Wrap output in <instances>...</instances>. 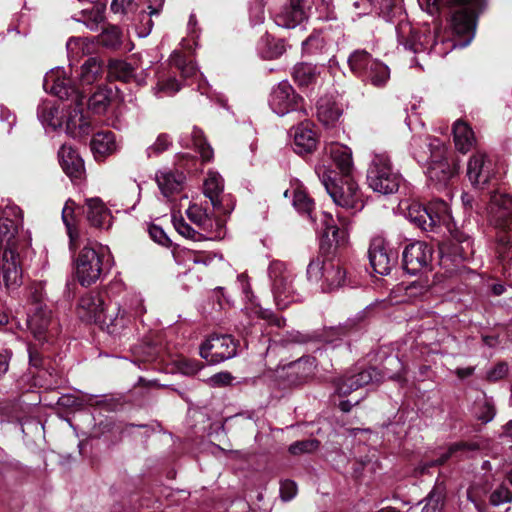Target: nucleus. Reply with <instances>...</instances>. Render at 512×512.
Instances as JSON below:
<instances>
[{"label":"nucleus","mask_w":512,"mask_h":512,"mask_svg":"<svg viewBox=\"0 0 512 512\" xmlns=\"http://www.w3.org/2000/svg\"><path fill=\"white\" fill-rule=\"evenodd\" d=\"M325 153L330 160L339 169L345 178L337 179V173L330 169L325 163L316 167V173L325 187L327 193L332 198L336 206L343 209V212H337V220L340 227L336 225V220L328 212L321 213L320 231L321 248L340 247L346 243V226L349 218L364 208L362 193L357 183L348 175L353 168L352 152L349 147L331 143L325 148Z\"/></svg>","instance_id":"1"},{"label":"nucleus","mask_w":512,"mask_h":512,"mask_svg":"<svg viewBox=\"0 0 512 512\" xmlns=\"http://www.w3.org/2000/svg\"><path fill=\"white\" fill-rule=\"evenodd\" d=\"M448 3L457 7L451 16V28L456 35L464 38L463 41H445L441 38L439 43L438 35H420L409 23H400L396 28L399 44L414 53L429 51L439 56L446 55L454 48L468 46L474 38L475 18L485 8L486 0H448Z\"/></svg>","instance_id":"2"},{"label":"nucleus","mask_w":512,"mask_h":512,"mask_svg":"<svg viewBox=\"0 0 512 512\" xmlns=\"http://www.w3.org/2000/svg\"><path fill=\"white\" fill-rule=\"evenodd\" d=\"M412 153L420 164L426 165V176L436 189H443L458 174L459 163L447 145L438 138L417 137L412 141Z\"/></svg>","instance_id":"3"},{"label":"nucleus","mask_w":512,"mask_h":512,"mask_svg":"<svg viewBox=\"0 0 512 512\" xmlns=\"http://www.w3.org/2000/svg\"><path fill=\"white\" fill-rule=\"evenodd\" d=\"M21 222V211L17 207H6L0 211V276L3 284L9 289L17 287L22 281V268L19 255L14 249V238L18 230V220L10 219L17 216ZM6 321V316L0 313V324Z\"/></svg>","instance_id":"4"},{"label":"nucleus","mask_w":512,"mask_h":512,"mask_svg":"<svg viewBox=\"0 0 512 512\" xmlns=\"http://www.w3.org/2000/svg\"><path fill=\"white\" fill-rule=\"evenodd\" d=\"M111 267V255L107 248L87 243L75 259V273L82 286H90L107 273Z\"/></svg>","instance_id":"5"},{"label":"nucleus","mask_w":512,"mask_h":512,"mask_svg":"<svg viewBox=\"0 0 512 512\" xmlns=\"http://www.w3.org/2000/svg\"><path fill=\"white\" fill-rule=\"evenodd\" d=\"M307 280L319 286L322 292H332L345 285L346 271L339 260L317 256L309 262Z\"/></svg>","instance_id":"6"},{"label":"nucleus","mask_w":512,"mask_h":512,"mask_svg":"<svg viewBox=\"0 0 512 512\" xmlns=\"http://www.w3.org/2000/svg\"><path fill=\"white\" fill-rule=\"evenodd\" d=\"M400 174L391 165L386 153H373L367 169V182L378 193L392 194L399 188Z\"/></svg>","instance_id":"7"},{"label":"nucleus","mask_w":512,"mask_h":512,"mask_svg":"<svg viewBox=\"0 0 512 512\" xmlns=\"http://www.w3.org/2000/svg\"><path fill=\"white\" fill-rule=\"evenodd\" d=\"M269 277L274 301L279 309H285L290 303L301 299V295L294 287L295 275L285 263L272 262L269 266Z\"/></svg>","instance_id":"8"},{"label":"nucleus","mask_w":512,"mask_h":512,"mask_svg":"<svg viewBox=\"0 0 512 512\" xmlns=\"http://www.w3.org/2000/svg\"><path fill=\"white\" fill-rule=\"evenodd\" d=\"M143 299L139 294H132L123 299L122 303L114 304L107 313L108 333L117 335L127 328L132 321L145 313Z\"/></svg>","instance_id":"9"},{"label":"nucleus","mask_w":512,"mask_h":512,"mask_svg":"<svg viewBox=\"0 0 512 512\" xmlns=\"http://www.w3.org/2000/svg\"><path fill=\"white\" fill-rule=\"evenodd\" d=\"M474 254L473 241L471 237L462 231L451 232V238L440 245V264L449 269L448 262L458 265L468 260Z\"/></svg>","instance_id":"10"},{"label":"nucleus","mask_w":512,"mask_h":512,"mask_svg":"<svg viewBox=\"0 0 512 512\" xmlns=\"http://www.w3.org/2000/svg\"><path fill=\"white\" fill-rule=\"evenodd\" d=\"M27 327L40 343L48 342L58 333V323L51 310L39 302L34 304L33 310L28 314Z\"/></svg>","instance_id":"11"},{"label":"nucleus","mask_w":512,"mask_h":512,"mask_svg":"<svg viewBox=\"0 0 512 512\" xmlns=\"http://www.w3.org/2000/svg\"><path fill=\"white\" fill-rule=\"evenodd\" d=\"M302 101V98L295 92L288 81H281L271 90L269 106L279 116L292 112L305 115V111L302 109Z\"/></svg>","instance_id":"12"},{"label":"nucleus","mask_w":512,"mask_h":512,"mask_svg":"<svg viewBox=\"0 0 512 512\" xmlns=\"http://www.w3.org/2000/svg\"><path fill=\"white\" fill-rule=\"evenodd\" d=\"M496 174V163L489 155L476 152L469 158L467 176L473 186L484 189L496 179Z\"/></svg>","instance_id":"13"},{"label":"nucleus","mask_w":512,"mask_h":512,"mask_svg":"<svg viewBox=\"0 0 512 512\" xmlns=\"http://www.w3.org/2000/svg\"><path fill=\"white\" fill-rule=\"evenodd\" d=\"M84 94L71 100L69 105L62 106V113L65 111L66 132L73 138L87 135L92 130V123L84 114Z\"/></svg>","instance_id":"14"},{"label":"nucleus","mask_w":512,"mask_h":512,"mask_svg":"<svg viewBox=\"0 0 512 512\" xmlns=\"http://www.w3.org/2000/svg\"><path fill=\"white\" fill-rule=\"evenodd\" d=\"M487 214L490 223L502 231L510 230L512 227V195L500 190L490 194Z\"/></svg>","instance_id":"15"},{"label":"nucleus","mask_w":512,"mask_h":512,"mask_svg":"<svg viewBox=\"0 0 512 512\" xmlns=\"http://www.w3.org/2000/svg\"><path fill=\"white\" fill-rule=\"evenodd\" d=\"M43 88L46 92L57 96L61 100H73L83 94L62 67L53 68L45 74Z\"/></svg>","instance_id":"16"},{"label":"nucleus","mask_w":512,"mask_h":512,"mask_svg":"<svg viewBox=\"0 0 512 512\" xmlns=\"http://www.w3.org/2000/svg\"><path fill=\"white\" fill-rule=\"evenodd\" d=\"M236 350V344L230 335H215L201 345L200 356L214 365L234 357Z\"/></svg>","instance_id":"17"},{"label":"nucleus","mask_w":512,"mask_h":512,"mask_svg":"<svg viewBox=\"0 0 512 512\" xmlns=\"http://www.w3.org/2000/svg\"><path fill=\"white\" fill-rule=\"evenodd\" d=\"M432 255V248L427 243L422 241L410 243L402 253L403 267L409 274H416L429 268Z\"/></svg>","instance_id":"18"},{"label":"nucleus","mask_w":512,"mask_h":512,"mask_svg":"<svg viewBox=\"0 0 512 512\" xmlns=\"http://www.w3.org/2000/svg\"><path fill=\"white\" fill-rule=\"evenodd\" d=\"M368 257L373 271L380 275H388L397 260V254L380 237L371 241Z\"/></svg>","instance_id":"19"},{"label":"nucleus","mask_w":512,"mask_h":512,"mask_svg":"<svg viewBox=\"0 0 512 512\" xmlns=\"http://www.w3.org/2000/svg\"><path fill=\"white\" fill-rule=\"evenodd\" d=\"M273 19L277 26L293 29L307 19L303 6V0H286V2L273 13Z\"/></svg>","instance_id":"20"},{"label":"nucleus","mask_w":512,"mask_h":512,"mask_svg":"<svg viewBox=\"0 0 512 512\" xmlns=\"http://www.w3.org/2000/svg\"><path fill=\"white\" fill-rule=\"evenodd\" d=\"M104 299L100 294L89 293L82 296L79 300L77 313L78 316L86 322L109 323L107 315L104 316Z\"/></svg>","instance_id":"21"},{"label":"nucleus","mask_w":512,"mask_h":512,"mask_svg":"<svg viewBox=\"0 0 512 512\" xmlns=\"http://www.w3.org/2000/svg\"><path fill=\"white\" fill-rule=\"evenodd\" d=\"M59 163L71 179H80L84 173V162L70 145L63 144L58 152Z\"/></svg>","instance_id":"22"},{"label":"nucleus","mask_w":512,"mask_h":512,"mask_svg":"<svg viewBox=\"0 0 512 512\" xmlns=\"http://www.w3.org/2000/svg\"><path fill=\"white\" fill-rule=\"evenodd\" d=\"M294 150L298 154L309 153L317 145V137L309 122H302L293 129Z\"/></svg>","instance_id":"23"},{"label":"nucleus","mask_w":512,"mask_h":512,"mask_svg":"<svg viewBox=\"0 0 512 512\" xmlns=\"http://www.w3.org/2000/svg\"><path fill=\"white\" fill-rule=\"evenodd\" d=\"M285 197H292V204L294 208L301 214H306L311 220H313L312 212L314 209V201L307 194L304 186L299 181L291 183L289 189L284 192Z\"/></svg>","instance_id":"24"},{"label":"nucleus","mask_w":512,"mask_h":512,"mask_svg":"<svg viewBox=\"0 0 512 512\" xmlns=\"http://www.w3.org/2000/svg\"><path fill=\"white\" fill-rule=\"evenodd\" d=\"M186 215L199 230L206 233H211L214 228L221 226L220 222L213 218V213L202 205H190L186 210Z\"/></svg>","instance_id":"25"},{"label":"nucleus","mask_w":512,"mask_h":512,"mask_svg":"<svg viewBox=\"0 0 512 512\" xmlns=\"http://www.w3.org/2000/svg\"><path fill=\"white\" fill-rule=\"evenodd\" d=\"M179 143L183 147L195 148L204 161H210L213 157L212 148L207 144L202 130L197 127H193L191 131L182 133L179 138Z\"/></svg>","instance_id":"26"},{"label":"nucleus","mask_w":512,"mask_h":512,"mask_svg":"<svg viewBox=\"0 0 512 512\" xmlns=\"http://www.w3.org/2000/svg\"><path fill=\"white\" fill-rule=\"evenodd\" d=\"M90 148L96 159L113 154L118 149L116 136L112 131H101L93 135Z\"/></svg>","instance_id":"27"},{"label":"nucleus","mask_w":512,"mask_h":512,"mask_svg":"<svg viewBox=\"0 0 512 512\" xmlns=\"http://www.w3.org/2000/svg\"><path fill=\"white\" fill-rule=\"evenodd\" d=\"M223 190L224 180L222 176L216 171H209L203 183V193L210 200L215 210L221 209Z\"/></svg>","instance_id":"28"},{"label":"nucleus","mask_w":512,"mask_h":512,"mask_svg":"<svg viewBox=\"0 0 512 512\" xmlns=\"http://www.w3.org/2000/svg\"><path fill=\"white\" fill-rule=\"evenodd\" d=\"M87 219L91 225L99 228H108L111 224V214L100 198L86 200Z\"/></svg>","instance_id":"29"},{"label":"nucleus","mask_w":512,"mask_h":512,"mask_svg":"<svg viewBox=\"0 0 512 512\" xmlns=\"http://www.w3.org/2000/svg\"><path fill=\"white\" fill-rule=\"evenodd\" d=\"M184 180V174L177 170H162L156 174V182L165 197L178 193L183 187Z\"/></svg>","instance_id":"30"},{"label":"nucleus","mask_w":512,"mask_h":512,"mask_svg":"<svg viewBox=\"0 0 512 512\" xmlns=\"http://www.w3.org/2000/svg\"><path fill=\"white\" fill-rule=\"evenodd\" d=\"M317 117L325 126L334 125L342 114L341 106L329 96L321 97L317 101Z\"/></svg>","instance_id":"31"},{"label":"nucleus","mask_w":512,"mask_h":512,"mask_svg":"<svg viewBox=\"0 0 512 512\" xmlns=\"http://www.w3.org/2000/svg\"><path fill=\"white\" fill-rule=\"evenodd\" d=\"M316 359L312 356H304L288 365V375L295 384L306 381L314 375Z\"/></svg>","instance_id":"32"},{"label":"nucleus","mask_w":512,"mask_h":512,"mask_svg":"<svg viewBox=\"0 0 512 512\" xmlns=\"http://www.w3.org/2000/svg\"><path fill=\"white\" fill-rule=\"evenodd\" d=\"M109 74L118 80L129 82L132 79L136 81L138 85H144L145 75L143 73L136 74L133 65L123 60H111L109 63Z\"/></svg>","instance_id":"33"},{"label":"nucleus","mask_w":512,"mask_h":512,"mask_svg":"<svg viewBox=\"0 0 512 512\" xmlns=\"http://www.w3.org/2000/svg\"><path fill=\"white\" fill-rule=\"evenodd\" d=\"M104 72V64L96 57L88 58L81 66L78 74L79 85L89 86L98 81Z\"/></svg>","instance_id":"34"},{"label":"nucleus","mask_w":512,"mask_h":512,"mask_svg":"<svg viewBox=\"0 0 512 512\" xmlns=\"http://www.w3.org/2000/svg\"><path fill=\"white\" fill-rule=\"evenodd\" d=\"M37 115L43 126L50 127L53 130L63 124L64 115H60V107L52 101H43L38 106Z\"/></svg>","instance_id":"35"},{"label":"nucleus","mask_w":512,"mask_h":512,"mask_svg":"<svg viewBox=\"0 0 512 512\" xmlns=\"http://www.w3.org/2000/svg\"><path fill=\"white\" fill-rule=\"evenodd\" d=\"M453 137L455 147L461 153L468 152L476 142L472 129L461 120H457L453 125Z\"/></svg>","instance_id":"36"},{"label":"nucleus","mask_w":512,"mask_h":512,"mask_svg":"<svg viewBox=\"0 0 512 512\" xmlns=\"http://www.w3.org/2000/svg\"><path fill=\"white\" fill-rule=\"evenodd\" d=\"M375 60L367 51L356 50L348 57V65L351 72L362 79Z\"/></svg>","instance_id":"37"},{"label":"nucleus","mask_w":512,"mask_h":512,"mask_svg":"<svg viewBox=\"0 0 512 512\" xmlns=\"http://www.w3.org/2000/svg\"><path fill=\"white\" fill-rule=\"evenodd\" d=\"M428 212V208L419 203H412L407 207L406 217L422 230L433 229V220Z\"/></svg>","instance_id":"38"},{"label":"nucleus","mask_w":512,"mask_h":512,"mask_svg":"<svg viewBox=\"0 0 512 512\" xmlns=\"http://www.w3.org/2000/svg\"><path fill=\"white\" fill-rule=\"evenodd\" d=\"M257 50L262 58L275 59L280 57L286 49L283 40H275L269 35H265L258 42Z\"/></svg>","instance_id":"39"},{"label":"nucleus","mask_w":512,"mask_h":512,"mask_svg":"<svg viewBox=\"0 0 512 512\" xmlns=\"http://www.w3.org/2000/svg\"><path fill=\"white\" fill-rule=\"evenodd\" d=\"M390 79L389 67L379 60H375L367 74L362 78L363 81L370 83L375 87H383Z\"/></svg>","instance_id":"40"},{"label":"nucleus","mask_w":512,"mask_h":512,"mask_svg":"<svg viewBox=\"0 0 512 512\" xmlns=\"http://www.w3.org/2000/svg\"><path fill=\"white\" fill-rule=\"evenodd\" d=\"M112 90L107 87H98L88 100V108L94 114H103L112 99Z\"/></svg>","instance_id":"41"},{"label":"nucleus","mask_w":512,"mask_h":512,"mask_svg":"<svg viewBox=\"0 0 512 512\" xmlns=\"http://www.w3.org/2000/svg\"><path fill=\"white\" fill-rule=\"evenodd\" d=\"M319 74V68L310 63L297 64L293 69V78L300 86H308L314 83Z\"/></svg>","instance_id":"42"},{"label":"nucleus","mask_w":512,"mask_h":512,"mask_svg":"<svg viewBox=\"0 0 512 512\" xmlns=\"http://www.w3.org/2000/svg\"><path fill=\"white\" fill-rule=\"evenodd\" d=\"M428 212L433 220V228L437 225L444 224L448 228L451 224V213L447 202L444 200H435L428 207Z\"/></svg>","instance_id":"43"},{"label":"nucleus","mask_w":512,"mask_h":512,"mask_svg":"<svg viewBox=\"0 0 512 512\" xmlns=\"http://www.w3.org/2000/svg\"><path fill=\"white\" fill-rule=\"evenodd\" d=\"M105 6L101 4L94 5L91 9H84L81 12L79 21L83 22L87 28L94 31L104 21Z\"/></svg>","instance_id":"44"},{"label":"nucleus","mask_w":512,"mask_h":512,"mask_svg":"<svg viewBox=\"0 0 512 512\" xmlns=\"http://www.w3.org/2000/svg\"><path fill=\"white\" fill-rule=\"evenodd\" d=\"M170 63L175 66L182 77L188 81L190 78H196L198 75L197 68L191 60H187L181 53L173 52L170 57Z\"/></svg>","instance_id":"45"},{"label":"nucleus","mask_w":512,"mask_h":512,"mask_svg":"<svg viewBox=\"0 0 512 512\" xmlns=\"http://www.w3.org/2000/svg\"><path fill=\"white\" fill-rule=\"evenodd\" d=\"M99 42L107 48L115 49L122 43V32L117 26H109L99 35Z\"/></svg>","instance_id":"46"},{"label":"nucleus","mask_w":512,"mask_h":512,"mask_svg":"<svg viewBox=\"0 0 512 512\" xmlns=\"http://www.w3.org/2000/svg\"><path fill=\"white\" fill-rule=\"evenodd\" d=\"M180 88V83L174 77L166 79L159 78L156 86L153 87V93L157 97L172 96L177 93Z\"/></svg>","instance_id":"47"},{"label":"nucleus","mask_w":512,"mask_h":512,"mask_svg":"<svg viewBox=\"0 0 512 512\" xmlns=\"http://www.w3.org/2000/svg\"><path fill=\"white\" fill-rule=\"evenodd\" d=\"M425 501L422 512H440L444 501V489L441 486L434 487Z\"/></svg>","instance_id":"48"},{"label":"nucleus","mask_w":512,"mask_h":512,"mask_svg":"<svg viewBox=\"0 0 512 512\" xmlns=\"http://www.w3.org/2000/svg\"><path fill=\"white\" fill-rule=\"evenodd\" d=\"M172 145V139L168 134L162 133L158 135L155 142L147 147L146 155L148 158L156 157L168 150Z\"/></svg>","instance_id":"49"},{"label":"nucleus","mask_w":512,"mask_h":512,"mask_svg":"<svg viewBox=\"0 0 512 512\" xmlns=\"http://www.w3.org/2000/svg\"><path fill=\"white\" fill-rule=\"evenodd\" d=\"M72 214H73V202L67 201L62 210V220L67 228V233L70 238V249H73L76 245V230L72 225Z\"/></svg>","instance_id":"50"},{"label":"nucleus","mask_w":512,"mask_h":512,"mask_svg":"<svg viewBox=\"0 0 512 512\" xmlns=\"http://www.w3.org/2000/svg\"><path fill=\"white\" fill-rule=\"evenodd\" d=\"M325 41L320 33H313L302 43V49L307 54H317L324 50Z\"/></svg>","instance_id":"51"},{"label":"nucleus","mask_w":512,"mask_h":512,"mask_svg":"<svg viewBox=\"0 0 512 512\" xmlns=\"http://www.w3.org/2000/svg\"><path fill=\"white\" fill-rule=\"evenodd\" d=\"M318 446L319 442L316 439L296 441L289 446V452L293 455L311 453L315 451L318 448Z\"/></svg>","instance_id":"52"},{"label":"nucleus","mask_w":512,"mask_h":512,"mask_svg":"<svg viewBox=\"0 0 512 512\" xmlns=\"http://www.w3.org/2000/svg\"><path fill=\"white\" fill-rule=\"evenodd\" d=\"M138 7V0H112L111 10L115 14L129 15Z\"/></svg>","instance_id":"53"},{"label":"nucleus","mask_w":512,"mask_h":512,"mask_svg":"<svg viewBox=\"0 0 512 512\" xmlns=\"http://www.w3.org/2000/svg\"><path fill=\"white\" fill-rule=\"evenodd\" d=\"M360 387L361 386L358 385L357 378L352 374L341 378L336 385V390L339 395L346 396Z\"/></svg>","instance_id":"54"},{"label":"nucleus","mask_w":512,"mask_h":512,"mask_svg":"<svg viewBox=\"0 0 512 512\" xmlns=\"http://www.w3.org/2000/svg\"><path fill=\"white\" fill-rule=\"evenodd\" d=\"M360 387L361 386L358 385L357 378L352 374L341 378L336 385V390L339 395L346 396Z\"/></svg>","instance_id":"55"},{"label":"nucleus","mask_w":512,"mask_h":512,"mask_svg":"<svg viewBox=\"0 0 512 512\" xmlns=\"http://www.w3.org/2000/svg\"><path fill=\"white\" fill-rule=\"evenodd\" d=\"M512 500V492L506 485H500L490 495V503L499 506Z\"/></svg>","instance_id":"56"},{"label":"nucleus","mask_w":512,"mask_h":512,"mask_svg":"<svg viewBox=\"0 0 512 512\" xmlns=\"http://www.w3.org/2000/svg\"><path fill=\"white\" fill-rule=\"evenodd\" d=\"M354 377L357 378L358 385L361 387L374 381L379 382L381 379L380 373L372 367L354 374Z\"/></svg>","instance_id":"57"},{"label":"nucleus","mask_w":512,"mask_h":512,"mask_svg":"<svg viewBox=\"0 0 512 512\" xmlns=\"http://www.w3.org/2000/svg\"><path fill=\"white\" fill-rule=\"evenodd\" d=\"M264 0H255L250 7V21L253 25L261 24L265 19Z\"/></svg>","instance_id":"58"},{"label":"nucleus","mask_w":512,"mask_h":512,"mask_svg":"<svg viewBox=\"0 0 512 512\" xmlns=\"http://www.w3.org/2000/svg\"><path fill=\"white\" fill-rule=\"evenodd\" d=\"M173 223H174L175 229L182 236L189 238V239H193V240L199 239L200 234L194 228H192L189 224H187L182 218H180V219L174 218Z\"/></svg>","instance_id":"59"},{"label":"nucleus","mask_w":512,"mask_h":512,"mask_svg":"<svg viewBox=\"0 0 512 512\" xmlns=\"http://www.w3.org/2000/svg\"><path fill=\"white\" fill-rule=\"evenodd\" d=\"M202 368L201 363L196 360L181 358L178 360V370L184 375H194Z\"/></svg>","instance_id":"60"},{"label":"nucleus","mask_w":512,"mask_h":512,"mask_svg":"<svg viewBox=\"0 0 512 512\" xmlns=\"http://www.w3.org/2000/svg\"><path fill=\"white\" fill-rule=\"evenodd\" d=\"M252 313L255 314L258 318L266 320L269 324H273L277 327H281L283 325L284 320L275 316L274 313L269 309L255 307L252 309Z\"/></svg>","instance_id":"61"},{"label":"nucleus","mask_w":512,"mask_h":512,"mask_svg":"<svg viewBox=\"0 0 512 512\" xmlns=\"http://www.w3.org/2000/svg\"><path fill=\"white\" fill-rule=\"evenodd\" d=\"M428 284L425 281L417 280L408 284L405 288L406 294L409 297H420L428 292Z\"/></svg>","instance_id":"62"},{"label":"nucleus","mask_w":512,"mask_h":512,"mask_svg":"<svg viewBox=\"0 0 512 512\" xmlns=\"http://www.w3.org/2000/svg\"><path fill=\"white\" fill-rule=\"evenodd\" d=\"M497 253L499 254V257L502 260H507L512 258V255L510 254V251H512V243H510V240L506 236H499L497 238Z\"/></svg>","instance_id":"63"},{"label":"nucleus","mask_w":512,"mask_h":512,"mask_svg":"<svg viewBox=\"0 0 512 512\" xmlns=\"http://www.w3.org/2000/svg\"><path fill=\"white\" fill-rule=\"evenodd\" d=\"M508 373V365L504 362L497 363L493 368L487 371L486 378L489 381H498L503 379Z\"/></svg>","instance_id":"64"}]
</instances>
